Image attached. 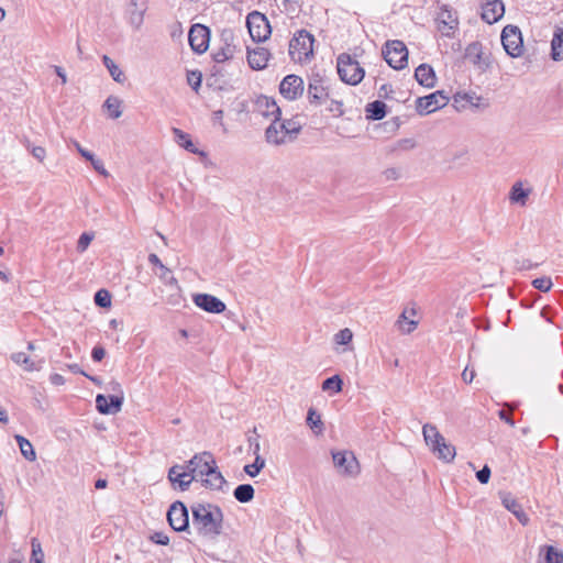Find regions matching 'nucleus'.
Instances as JSON below:
<instances>
[{"label":"nucleus","instance_id":"f257e3e1","mask_svg":"<svg viewBox=\"0 0 563 563\" xmlns=\"http://www.w3.org/2000/svg\"><path fill=\"white\" fill-rule=\"evenodd\" d=\"M195 481H200L203 486L210 489H222L227 484L223 475L218 471L216 460L210 452L195 454L188 462Z\"/></svg>","mask_w":563,"mask_h":563},{"label":"nucleus","instance_id":"f03ea898","mask_svg":"<svg viewBox=\"0 0 563 563\" xmlns=\"http://www.w3.org/2000/svg\"><path fill=\"white\" fill-rule=\"evenodd\" d=\"M192 526L200 536L214 538L222 531L223 512L213 504H194L191 506Z\"/></svg>","mask_w":563,"mask_h":563},{"label":"nucleus","instance_id":"7ed1b4c3","mask_svg":"<svg viewBox=\"0 0 563 563\" xmlns=\"http://www.w3.org/2000/svg\"><path fill=\"white\" fill-rule=\"evenodd\" d=\"M336 69L340 79L351 86L360 84L365 76V70L360 63L346 53L338 56Z\"/></svg>","mask_w":563,"mask_h":563},{"label":"nucleus","instance_id":"20e7f679","mask_svg":"<svg viewBox=\"0 0 563 563\" xmlns=\"http://www.w3.org/2000/svg\"><path fill=\"white\" fill-rule=\"evenodd\" d=\"M313 36L306 30L299 31L289 43V55L294 62L305 63L313 54Z\"/></svg>","mask_w":563,"mask_h":563},{"label":"nucleus","instance_id":"39448f33","mask_svg":"<svg viewBox=\"0 0 563 563\" xmlns=\"http://www.w3.org/2000/svg\"><path fill=\"white\" fill-rule=\"evenodd\" d=\"M246 26L254 42H264L271 36V24L267 18L258 11L249 13L246 16Z\"/></svg>","mask_w":563,"mask_h":563},{"label":"nucleus","instance_id":"423d86ee","mask_svg":"<svg viewBox=\"0 0 563 563\" xmlns=\"http://www.w3.org/2000/svg\"><path fill=\"white\" fill-rule=\"evenodd\" d=\"M383 54L387 64L394 69H404L408 64V49L401 41L387 42Z\"/></svg>","mask_w":563,"mask_h":563},{"label":"nucleus","instance_id":"0eeeda50","mask_svg":"<svg viewBox=\"0 0 563 563\" xmlns=\"http://www.w3.org/2000/svg\"><path fill=\"white\" fill-rule=\"evenodd\" d=\"M501 44L506 53L516 58L523 52V41L521 31L518 26L506 25L501 32Z\"/></svg>","mask_w":563,"mask_h":563},{"label":"nucleus","instance_id":"6e6552de","mask_svg":"<svg viewBox=\"0 0 563 563\" xmlns=\"http://www.w3.org/2000/svg\"><path fill=\"white\" fill-rule=\"evenodd\" d=\"M449 102V97L443 91L438 90L428 96L420 97L416 101V110L420 115L430 114L443 107Z\"/></svg>","mask_w":563,"mask_h":563},{"label":"nucleus","instance_id":"1a4fd4ad","mask_svg":"<svg viewBox=\"0 0 563 563\" xmlns=\"http://www.w3.org/2000/svg\"><path fill=\"white\" fill-rule=\"evenodd\" d=\"M147 8V0H131L128 3L125 20L133 31L137 32L142 29Z\"/></svg>","mask_w":563,"mask_h":563},{"label":"nucleus","instance_id":"9d476101","mask_svg":"<svg viewBox=\"0 0 563 563\" xmlns=\"http://www.w3.org/2000/svg\"><path fill=\"white\" fill-rule=\"evenodd\" d=\"M438 31L442 36L445 37H454L456 31L459 30V19L456 12L448 9L446 7L442 8L437 18Z\"/></svg>","mask_w":563,"mask_h":563},{"label":"nucleus","instance_id":"9b49d317","mask_svg":"<svg viewBox=\"0 0 563 563\" xmlns=\"http://www.w3.org/2000/svg\"><path fill=\"white\" fill-rule=\"evenodd\" d=\"M167 519L175 531H187L189 528L188 510L181 501H175L169 507Z\"/></svg>","mask_w":563,"mask_h":563},{"label":"nucleus","instance_id":"f8f14e48","mask_svg":"<svg viewBox=\"0 0 563 563\" xmlns=\"http://www.w3.org/2000/svg\"><path fill=\"white\" fill-rule=\"evenodd\" d=\"M168 479L175 489L185 492L189 488L190 484L195 481L191 472L186 465L176 464L168 471Z\"/></svg>","mask_w":563,"mask_h":563},{"label":"nucleus","instance_id":"ddd939ff","mask_svg":"<svg viewBox=\"0 0 563 563\" xmlns=\"http://www.w3.org/2000/svg\"><path fill=\"white\" fill-rule=\"evenodd\" d=\"M305 90V84L301 77L297 75H288L286 76L280 85L279 92L287 100H296L302 96Z\"/></svg>","mask_w":563,"mask_h":563},{"label":"nucleus","instance_id":"4468645a","mask_svg":"<svg viewBox=\"0 0 563 563\" xmlns=\"http://www.w3.org/2000/svg\"><path fill=\"white\" fill-rule=\"evenodd\" d=\"M332 459L334 466L341 474L355 476L358 473V462L351 452H334Z\"/></svg>","mask_w":563,"mask_h":563},{"label":"nucleus","instance_id":"2eb2a0df","mask_svg":"<svg viewBox=\"0 0 563 563\" xmlns=\"http://www.w3.org/2000/svg\"><path fill=\"white\" fill-rule=\"evenodd\" d=\"M188 41L194 52L205 53L209 46V29L201 24L192 25L188 34Z\"/></svg>","mask_w":563,"mask_h":563},{"label":"nucleus","instance_id":"dca6fc26","mask_svg":"<svg viewBox=\"0 0 563 563\" xmlns=\"http://www.w3.org/2000/svg\"><path fill=\"white\" fill-rule=\"evenodd\" d=\"M221 42L223 45L213 54L217 63H223L234 57L236 53V45L234 44V35L230 30H224L221 33Z\"/></svg>","mask_w":563,"mask_h":563},{"label":"nucleus","instance_id":"f3484780","mask_svg":"<svg viewBox=\"0 0 563 563\" xmlns=\"http://www.w3.org/2000/svg\"><path fill=\"white\" fill-rule=\"evenodd\" d=\"M194 302L197 307L210 313H221L225 310V303L209 294L195 295Z\"/></svg>","mask_w":563,"mask_h":563},{"label":"nucleus","instance_id":"a211bd4d","mask_svg":"<svg viewBox=\"0 0 563 563\" xmlns=\"http://www.w3.org/2000/svg\"><path fill=\"white\" fill-rule=\"evenodd\" d=\"M505 14V4L501 0H488L482 5V19L488 24L498 22Z\"/></svg>","mask_w":563,"mask_h":563},{"label":"nucleus","instance_id":"6ab92c4d","mask_svg":"<svg viewBox=\"0 0 563 563\" xmlns=\"http://www.w3.org/2000/svg\"><path fill=\"white\" fill-rule=\"evenodd\" d=\"M500 499L503 506L510 511L522 526H527L529 523V516L523 511L521 505L510 493H501Z\"/></svg>","mask_w":563,"mask_h":563},{"label":"nucleus","instance_id":"aec40b11","mask_svg":"<svg viewBox=\"0 0 563 563\" xmlns=\"http://www.w3.org/2000/svg\"><path fill=\"white\" fill-rule=\"evenodd\" d=\"M416 314H417V311L413 307L406 308L400 313V316L398 317V319L395 323L400 333L410 334L411 332H413L417 329L419 321L411 319V317H415Z\"/></svg>","mask_w":563,"mask_h":563},{"label":"nucleus","instance_id":"412c9836","mask_svg":"<svg viewBox=\"0 0 563 563\" xmlns=\"http://www.w3.org/2000/svg\"><path fill=\"white\" fill-rule=\"evenodd\" d=\"M257 111L266 118L278 120L280 117V109L276 101L269 97L262 96L256 101Z\"/></svg>","mask_w":563,"mask_h":563},{"label":"nucleus","instance_id":"4be33fe9","mask_svg":"<svg viewBox=\"0 0 563 563\" xmlns=\"http://www.w3.org/2000/svg\"><path fill=\"white\" fill-rule=\"evenodd\" d=\"M269 58V52L264 47L247 48V63L252 69H264Z\"/></svg>","mask_w":563,"mask_h":563},{"label":"nucleus","instance_id":"5701e85b","mask_svg":"<svg viewBox=\"0 0 563 563\" xmlns=\"http://www.w3.org/2000/svg\"><path fill=\"white\" fill-rule=\"evenodd\" d=\"M329 96L327 87H324L321 78H313L308 86V99L311 103L319 104Z\"/></svg>","mask_w":563,"mask_h":563},{"label":"nucleus","instance_id":"b1692460","mask_svg":"<svg viewBox=\"0 0 563 563\" xmlns=\"http://www.w3.org/2000/svg\"><path fill=\"white\" fill-rule=\"evenodd\" d=\"M415 77L417 81L427 88H432L435 85L437 77L433 68L428 64H421L416 68Z\"/></svg>","mask_w":563,"mask_h":563},{"label":"nucleus","instance_id":"393cba45","mask_svg":"<svg viewBox=\"0 0 563 563\" xmlns=\"http://www.w3.org/2000/svg\"><path fill=\"white\" fill-rule=\"evenodd\" d=\"M278 125L279 119L274 120L265 132L266 141L274 145L286 143L289 140L284 129L278 128Z\"/></svg>","mask_w":563,"mask_h":563},{"label":"nucleus","instance_id":"a878e982","mask_svg":"<svg viewBox=\"0 0 563 563\" xmlns=\"http://www.w3.org/2000/svg\"><path fill=\"white\" fill-rule=\"evenodd\" d=\"M431 451L439 460L445 463L453 462L456 455L455 446L446 442L445 439H443V441H441L433 449H431Z\"/></svg>","mask_w":563,"mask_h":563},{"label":"nucleus","instance_id":"bb28decb","mask_svg":"<svg viewBox=\"0 0 563 563\" xmlns=\"http://www.w3.org/2000/svg\"><path fill=\"white\" fill-rule=\"evenodd\" d=\"M422 435L426 444L431 449H433L437 444H439L443 439H445L438 430L434 424L426 423L422 427Z\"/></svg>","mask_w":563,"mask_h":563},{"label":"nucleus","instance_id":"cd10ccee","mask_svg":"<svg viewBox=\"0 0 563 563\" xmlns=\"http://www.w3.org/2000/svg\"><path fill=\"white\" fill-rule=\"evenodd\" d=\"M551 56L554 60L563 59V29L558 27L551 42Z\"/></svg>","mask_w":563,"mask_h":563},{"label":"nucleus","instance_id":"c85d7f7f","mask_svg":"<svg viewBox=\"0 0 563 563\" xmlns=\"http://www.w3.org/2000/svg\"><path fill=\"white\" fill-rule=\"evenodd\" d=\"M111 119H119L122 115V100L115 96H110L103 103Z\"/></svg>","mask_w":563,"mask_h":563},{"label":"nucleus","instance_id":"c756f323","mask_svg":"<svg viewBox=\"0 0 563 563\" xmlns=\"http://www.w3.org/2000/svg\"><path fill=\"white\" fill-rule=\"evenodd\" d=\"M254 494L255 490L251 484H241L233 492L234 498L242 504L250 503L254 498Z\"/></svg>","mask_w":563,"mask_h":563},{"label":"nucleus","instance_id":"7c9ffc66","mask_svg":"<svg viewBox=\"0 0 563 563\" xmlns=\"http://www.w3.org/2000/svg\"><path fill=\"white\" fill-rule=\"evenodd\" d=\"M102 63L114 81L122 84L125 80V76L121 68L108 55L102 56Z\"/></svg>","mask_w":563,"mask_h":563},{"label":"nucleus","instance_id":"2f4dec72","mask_svg":"<svg viewBox=\"0 0 563 563\" xmlns=\"http://www.w3.org/2000/svg\"><path fill=\"white\" fill-rule=\"evenodd\" d=\"M173 133L175 135L176 143L187 150L190 153H197V148L192 141L190 140L189 134L185 133L180 129L174 128Z\"/></svg>","mask_w":563,"mask_h":563},{"label":"nucleus","instance_id":"473e14b6","mask_svg":"<svg viewBox=\"0 0 563 563\" xmlns=\"http://www.w3.org/2000/svg\"><path fill=\"white\" fill-rule=\"evenodd\" d=\"M367 118L372 120H380L386 114V104L383 101L376 100L366 107Z\"/></svg>","mask_w":563,"mask_h":563},{"label":"nucleus","instance_id":"72a5a7b5","mask_svg":"<svg viewBox=\"0 0 563 563\" xmlns=\"http://www.w3.org/2000/svg\"><path fill=\"white\" fill-rule=\"evenodd\" d=\"M14 438H15L18 444H19L21 454L27 461H31V462L34 461L36 459V454H35V451H34L33 445L31 444V442L27 439H25L24 437L20 435V434H16Z\"/></svg>","mask_w":563,"mask_h":563},{"label":"nucleus","instance_id":"f704fd0d","mask_svg":"<svg viewBox=\"0 0 563 563\" xmlns=\"http://www.w3.org/2000/svg\"><path fill=\"white\" fill-rule=\"evenodd\" d=\"M11 360L20 365L23 366L25 371L32 372L35 369H38L37 366H35L34 361H32L24 352H16L11 355Z\"/></svg>","mask_w":563,"mask_h":563},{"label":"nucleus","instance_id":"c9c22d12","mask_svg":"<svg viewBox=\"0 0 563 563\" xmlns=\"http://www.w3.org/2000/svg\"><path fill=\"white\" fill-rule=\"evenodd\" d=\"M110 386L111 390L114 391L115 394L111 395L109 399L112 404V407L114 408V411H120L124 400L121 385L118 382H111Z\"/></svg>","mask_w":563,"mask_h":563},{"label":"nucleus","instance_id":"e433bc0d","mask_svg":"<svg viewBox=\"0 0 563 563\" xmlns=\"http://www.w3.org/2000/svg\"><path fill=\"white\" fill-rule=\"evenodd\" d=\"M343 382L339 375H333L322 383V390L323 391H332L334 394H338L342 390Z\"/></svg>","mask_w":563,"mask_h":563},{"label":"nucleus","instance_id":"4c0bfd02","mask_svg":"<svg viewBox=\"0 0 563 563\" xmlns=\"http://www.w3.org/2000/svg\"><path fill=\"white\" fill-rule=\"evenodd\" d=\"M265 465H266L265 459L262 456H257V457H255V460L252 464H247L244 466V472L249 476L255 477L265 467Z\"/></svg>","mask_w":563,"mask_h":563},{"label":"nucleus","instance_id":"58836bf2","mask_svg":"<svg viewBox=\"0 0 563 563\" xmlns=\"http://www.w3.org/2000/svg\"><path fill=\"white\" fill-rule=\"evenodd\" d=\"M545 551V563H563V552L552 545L543 548Z\"/></svg>","mask_w":563,"mask_h":563},{"label":"nucleus","instance_id":"ea45409f","mask_svg":"<svg viewBox=\"0 0 563 563\" xmlns=\"http://www.w3.org/2000/svg\"><path fill=\"white\" fill-rule=\"evenodd\" d=\"M109 398L104 395H97L96 397V407L100 413L109 415V413H115L114 408L112 407V404H109Z\"/></svg>","mask_w":563,"mask_h":563},{"label":"nucleus","instance_id":"a19ab883","mask_svg":"<svg viewBox=\"0 0 563 563\" xmlns=\"http://www.w3.org/2000/svg\"><path fill=\"white\" fill-rule=\"evenodd\" d=\"M307 423L317 433H321L323 430V422L320 416H316V411L312 408L308 410Z\"/></svg>","mask_w":563,"mask_h":563},{"label":"nucleus","instance_id":"79ce46f5","mask_svg":"<svg viewBox=\"0 0 563 563\" xmlns=\"http://www.w3.org/2000/svg\"><path fill=\"white\" fill-rule=\"evenodd\" d=\"M527 197L528 192L521 187L520 184L512 186L510 192V199L512 202H520L521 205H525Z\"/></svg>","mask_w":563,"mask_h":563},{"label":"nucleus","instance_id":"37998d69","mask_svg":"<svg viewBox=\"0 0 563 563\" xmlns=\"http://www.w3.org/2000/svg\"><path fill=\"white\" fill-rule=\"evenodd\" d=\"M278 128H283L289 140L300 131V124L294 120L280 121Z\"/></svg>","mask_w":563,"mask_h":563},{"label":"nucleus","instance_id":"c03bdc74","mask_svg":"<svg viewBox=\"0 0 563 563\" xmlns=\"http://www.w3.org/2000/svg\"><path fill=\"white\" fill-rule=\"evenodd\" d=\"M95 302L101 308H109L111 306V295L106 289H100L95 295Z\"/></svg>","mask_w":563,"mask_h":563},{"label":"nucleus","instance_id":"a18cd8bd","mask_svg":"<svg viewBox=\"0 0 563 563\" xmlns=\"http://www.w3.org/2000/svg\"><path fill=\"white\" fill-rule=\"evenodd\" d=\"M32 563H43L44 560V553L41 548V543L37 541V539H32Z\"/></svg>","mask_w":563,"mask_h":563},{"label":"nucleus","instance_id":"49530a36","mask_svg":"<svg viewBox=\"0 0 563 563\" xmlns=\"http://www.w3.org/2000/svg\"><path fill=\"white\" fill-rule=\"evenodd\" d=\"M353 339V333L349 328L340 330L334 335V342L340 345H346L349 344Z\"/></svg>","mask_w":563,"mask_h":563},{"label":"nucleus","instance_id":"de8ad7c7","mask_svg":"<svg viewBox=\"0 0 563 563\" xmlns=\"http://www.w3.org/2000/svg\"><path fill=\"white\" fill-rule=\"evenodd\" d=\"M247 442L250 444V449L252 450L254 457L262 456L260 435L257 434L256 429L253 430V435L247 437Z\"/></svg>","mask_w":563,"mask_h":563},{"label":"nucleus","instance_id":"09e8293b","mask_svg":"<svg viewBox=\"0 0 563 563\" xmlns=\"http://www.w3.org/2000/svg\"><path fill=\"white\" fill-rule=\"evenodd\" d=\"M532 285L536 289L547 292L552 288L553 283L550 277H540V278H536L532 282Z\"/></svg>","mask_w":563,"mask_h":563},{"label":"nucleus","instance_id":"8fccbe9b","mask_svg":"<svg viewBox=\"0 0 563 563\" xmlns=\"http://www.w3.org/2000/svg\"><path fill=\"white\" fill-rule=\"evenodd\" d=\"M95 235L93 233L85 232L79 236V240L77 242V251L82 253L87 250L91 241L93 240Z\"/></svg>","mask_w":563,"mask_h":563},{"label":"nucleus","instance_id":"3c124183","mask_svg":"<svg viewBox=\"0 0 563 563\" xmlns=\"http://www.w3.org/2000/svg\"><path fill=\"white\" fill-rule=\"evenodd\" d=\"M148 262L152 265H155L159 268V271H161L159 277L161 278H165L170 273V271L162 263V261L158 258V256L156 254H154V253L150 254Z\"/></svg>","mask_w":563,"mask_h":563},{"label":"nucleus","instance_id":"603ef678","mask_svg":"<svg viewBox=\"0 0 563 563\" xmlns=\"http://www.w3.org/2000/svg\"><path fill=\"white\" fill-rule=\"evenodd\" d=\"M150 540L161 545H167L169 543V538L164 532H154L151 534Z\"/></svg>","mask_w":563,"mask_h":563},{"label":"nucleus","instance_id":"864d4df0","mask_svg":"<svg viewBox=\"0 0 563 563\" xmlns=\"http://www.w3.org/2000/svg\"><path fill=\"white\" fill-rule=\"evenodd\" d=\"M187 79L192 89L197 91L201 85V74L198 71H192L188 75Z\"/></svg>","mask_w":563,"mask_h":563},{"label":"nucleus","instance_id":"5fc2aeb1","mask_svg":"<svg viewBox=\"0 0 563 563\" xmlns=\"http://www.w3.org/2000/svg\"><path fill=\"white\" fill-rule=\"evenodd\" d=\"M386 180H397L401 176V170L397 167H389L383 173Z\"/></svg>","mask_w":563,"mask_h":563},{"label":"nucleus","instance_id":"6e6d98bb","mask_svg":"<svg viewBox=\"0 0 563 563\" xmlns=\"http://www.w3.org/2000/svg\"><path fill=\"white\" fill-rule=\"evenodd\" d=\"M476 478L482 484H487L490 478V468L485 465L482 470L476 473Z\"/></svg>","mask_w":563,"mask_h":563},{"label":"nucleus","instance_id":"4d7b16f0","mask_svg":"<svg viewBox=\"0 0 563 563\" xmlns=\"http://www.w3.org/2000/svg\"><path fill=\"white\" fill-rule=\"evenodd\" d=\"M89 162L91 163L92 167L101 175L103 176H107L108 175V172L107 169L104 168V165L102 163V161L98 159L95 157V155L92 156V159H89Z\"/></svg>","mask_w":563,"mask_h":563},{"label":"nucleus","instance_id":"13d9d810","mask_svg":"<svg viewBox=\"0 0 563 563\" xmlns=\"http://www.w3.org/2000/svg\"><path fill=\"white\" fill-rule=\"evenodd\" d=\"M31 153L38 162H43L46 157V151L42 146H33Z\"/></svg>","mask_w":563,"mask_h":563},{"label":"nucleus","instance_id":"bf43d9fd","mask_svg":"<svg viewBox=\"0 0 563 563\" xmlns=\"http://www.w3.org/2000/svg\"><path fill=\"white\" fill-rule=\"evenodd\" d=\"M106 356V350L101 346H95L91 352V357L95 362H100Z\"/></svg>","mask_w":563,"mask_h":563},{"label":"nucleus","instance_id":"052dcab7","mask_svg":"<svg viewBox=\"0 0 563 563\" xmlns=\"http://www.w3.org/2000/svg\"><path fill=\"white\" fill-rule=\"evenodd\" d=\"M73 144L84 158L87 161L92 159L93 154L91 152L85 150L77 141H74Z\"/></svg>","mask_w":563,"mask_h":563},{"label":"nucleus","instance_id":"680f3d73","mask_svg":"<svg viewBox=\"0 0 563 563\" xmlns=\"http://www.w3.org/2000/svg\"><path fill=\"white\" fill-rule=\"evenodd\" d=\"M475 377V371L474 369H468V367H466L463 373H462V379L465 382V383H472L473 379Z\"/></svg>","mask_w":563,"mask_h":563},{"label":"nucleus","instance_id":"e2e57ef3","mask_svg":"<svg viewBox=\"0 0 563 563\" xmlns=\"http://www.w3.org/2000/svg\"><path fill=\"white\" fill-rule=\"evenodd\" d=\"M222 119H223L222 110H217L213 112V115H212L213 122L220 124L222 126V129L225 131L224 123H223Z\"/></svg>","mask_w":563,"mask_h":563},{"label":"nucleus","instance_id":"0e129e2a","mask_svg":"<svg viewBox=\"0 0 563 563\" xmlns=\"http://www.w3.org/2000/svg\"><path fill=\"white\" fill-rule=\"evenodd\" d=\"M54 70L56 75L60 78L62 84L65 85L67 82V75L65 69L60 66H54Z\"/></svg>","mask_w":563,"mask_h":563},{"label":"nucleus","instance_id":"69168bd1","mask_svg":"<svg viewBox=\"0 0 563 563\" xmlns=\"http://www.w3.org/2000/svg\"><path fill=\"white\" fill-rule=\"evenodd\" d=\"M498 416L501 420L510 424L511 427L515 424L514 420L510 418L509 413H507L505 410H500L498 412Z\"/></svg>","mask_w":563,"mask_h":563},{"label":"nucleus","instance_id":"338daca9","mask_svg":"<svg viewBox=\"0 0 563 563\" xmlns=\"http://www.w3.org/2000/svg\"><path fill=\"white\" fill-rule=\"evenodd\" d=\"M51 382L54 385H63L65 383V378L59 374H54L51 376Z\"/></svg>","mask_w":563,"mask_h":563},{"label":"nucleus","instance_id":"774afa93","mask_svg":"<svg viewBox=\"0 0 563 563\" xmlns=\"http://www.w3.org/2000/svg\"><path fill=\"white\" fill-rule=\"evenodd\" d=\"M109 325L114 329V330H121L122 329V322L117 320V319H112L110 320L109 322Z\"/></svg>","mask_w":563,"mask_h":563}]
</instances>
